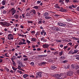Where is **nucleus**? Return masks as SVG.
Segmentation results:
<instances>
[{
  "mask_svg": "<svg viewBox=\"0 0 79 79\" xmlns=\"http://www.w3.org/2000/svg\"><path fill=\"white\" fill-rule=\"evenodd\" d=\"M9 11L11 13L12 15H14V14L15 13V12H16V10L15 8H12Z\"/></svg>",
  "mask_w": 79,
  "mask_h": 79,
  "instance_id": "1",
  "label": "nucleus"
},
{
  "mask_svg": "<svg viewBox=\"0 0 79 79\" xmlns=\"http://www.w3.org/2000/svg\"><path fill=\"white\" fill-rule=\"evenodd\" d=\"M8 39L9 40H13V35L12 34H10L8 35Z\"/></svg>",
  "mask_w": 79,
  "mask_h": 79,
  "instance_id": "2",
  "label": "nucleus"
},
{
  "mask_svg": "<svg viewBox=\"0 0 79 79\" xmlns=\"http://www.w3.org/2000/svg\"><path fill=\"white\" fill-rule=\"evenodd\" d=\"M42 73L40 72H37L36 73V77H42Z\"/></svg>",
  "mask_w": 79,
  "mask_h": 79,
  "instance_id": "3",
  "label": "nucleus"
},
{
  "mask_svg": "<svg viewBox=\"0 0 79 79\" xmlns=\"http://www.w3.org/2000/svg\"><path fill=\"white\" fill-rule=\"evenodd\" d=\"M67 76H71L73 75V72H68L67 73Z\"/></svg>",
  "mask_w": 79,
  "mask_h": 79,
  "instance_id": "4",
  "label": "nucleus"
},
{
  "mask_svg": "<svg viewBox=\"0 0 79 79\" xmlns=\"http://www.w3.org/2000/svg\"><path fill=\"white\" fill-rule=\"evenodd\" d=\"M58 25L59 26H66V24L65 23H58Z\"/></svg>",
  "mask_w": 79,
  "mask_h": 79,
  "instance_id": "5",
  "label": "nucleus"
},
{
  "mask_svg": "<svg viewBox=\"0 0 79 79\" xmlns=\"http://www.w3.org/2000/svg\"><path fill=\"white\" fill-rule=\"evenodd\" d=\"M52 29L54 31H58L60 30L59 28L57 27H54L52 28Z\"/></svg>",
  "mask_w": 79,
  "mask_h": 79,
  "instance_id": "6",
  "label": "nucleus"
},
{
  "mask_svg": "<svg viewBox=\"0 0 79 79\" xmlns=\"http://www.w3.org/2000/svg\"><path fill=\"white\" fill-rule=\"evenodd\" d=\"M49 46V45L47 44H44L43 45V47L44 48H47Z\"/></svg>",
  "mask_w": 79,
  "mask_h": 79,
  "instance_id": "7",
  "label": "nucleus"
},
{
  "mask_svg": "<svg viewBox=\"0 0 79 79\" xmlns=\"http://www.w3.org/2000/svg\"><path fill=\"white\" fill-rule=\"evenodd\" d=\"M40 33L41 35H46V32H45V30H43Z\"/></svg>",
  "mask_w": 79,
  "mask_h": 79,
  "instance_id": "8",
  "label": "nucleus"
},
{
  "mask_svg": "<svg viewBox=\"0 0 79 79\" xmlns=\"http://www.w3.org/2000/svg\"><path fill=\"white\" fill-rule=\"evenodd\" d=\"M6 3V0H3L2 1V5L3 6H4V5H5V4Z\"/></svg>",
  "mask_w": 79,
  "mask_h": 79,
  "instance_id": "9",
  "label": "nucleus"
},
{
  "mask_svg": "<svg viewBox=\"0 0 79 79\" xmlns=\"http://www.w3.org/2000/svg\"><path fill=\"white\" fill-rule=\"evenodd\" d=\"M49 15V14L47 12H45L43 14V16L44 17H46V16H48Z\"/></svg>",
  "mask_w": 79,
  "mask_h": 79,
  "instance_id": "10",
  "label": "nucleus"
},
{
  "mask_svg": "<svg viewBox=\"0 0 79 79\" xmlns=\"http://www.w3.org/2000/svg\"><path fill=\"white\" fill-rule=\"evenodd\" d=\"M75 58H74V60H75L76 59V60H79V55H75L74 56Z\"/></svg>",
  "mask_w": 79,
  "mask_h": 79,
  "instance_id": "11",
  "label": "nucleus"
},
{
  "mask_svg": "<svg viewBox=\"0 0 79 79\" xmlns=\"http://www.w3.org/2000/svg\"><path fill=\"white\" fill-rule=\"evenodd\" d=\"M51 68L52 69V70H54V69H56V67L54 66V65H52L51 67Z\"/></svg>",
  "mask_w": 79,
  "mask_h": 79,
  "instance_id": "12",
  "label": "nucleus"
},
{
  "mask_svg": "<svg viewBox=\"0 0 79 79\" xmlns=\"http://www.w3.org/2000/svg\"><path fill=\"white\" fill-rule=\"evenodd\" d=\"M5 25L6 26H10V23L6 22L5 23Z\"/></svg>",
  "mask_w": 79,
  "mask_h": 79,
  "instance_id": "13",
  "label": "nucleus"
},
{
  "mask_svg": "<svg viewBox=\"0 0 79 79\" xmlns=\"http://www.w3.org/2000/svg\"><path fill=\"white\" fill-rule=\"evenodd\" d=\"M31 12L33 13V14H36V11L34 10H31Z\"/></svg>",
  "mask_w": 79,
  "mask_h": 79,
  "instance_id": "14",
  "label": "nucleus"
},
{
  "mask_svg": "<svg viewBox=\"0 0 79 79\" xmlns=\"http://www.w3.org/2000/svg\"><path fill=\"white\" fill-rule=\"evenodd\" d=\"M79 68V66L77 65V64H76L75 66V69H78Z\"/></svg>",
  "mask_w": 79,
  "mask_h": 79,
  "instance_id": "15",
  "label": "nucleus"
},
{
  "mask_svg": "<svg viewBox=\"0 0 79 79\" xmlns=\"http://www.w3.org/2000/svg\"><path fill=\"white\" fill-rule=\"evenodd\" d=\"M16 58H17L16 56H13V57H11L12 60L13 61V59H14L15 60H16Z\"/></svg>",
  "mask_w": 79,
  "mask_h": 79,
  "instance_id": "16",
  "label": "nucleus"
},
{
  "mask_svg": "<svg viewBox=\"0 0 79 79\" xmlns=\"http://www.w3.org/2000/svg\"><path fill=\"white\" fill-rule=\"evenodd\" d=\"M68 54L69 55H71V54L73 55V54H74V52L72 51H71L69 52L68 53Z\"/></svg>",
  "mask_w": 79,
  "mask_h": 79,
  "instance_id": "17",
  "label": "nucleus"
},
{
  "mask_svg": "<svg viewBox=\"0 0 79 79\" xmlns=\"http://www.w3.org/2000/svg\"><path fill=\"white\" fill-rule=\"evenodd\" d=\"M62 75V74H60L59 76L57 77V79H62L61 78V76Z\"/></svg>",
  "mask_w": 79,
  "mask_h": 79,
  "instance_id": "18",
  "label": "nucleus"
},
{
  "mask_svg": "<svg viewBox=\"0 0 79 79\" xmlns=\"http://www.w3.org/2000/svg\"><path fill=\"white\" fill-rule=\"evenodd\" d=\"M36 39L34 38H32L31 39V41L33 42H35L36 40Z\"/></svg>",
  "mask_w": 79,
  "mask_h": 79,
  "instance_id": "19",
  "label": "nucleus"
},
{
  "mask_svg": "<svg viewBox=\"0 0 79 79\" xmlns=\"http://www.w3.org/2000/svg\"><path fill=\"white\" fill-rule=\"evenodd\" d=\"M45 19H50L51 18V17L49 16H46L44 17Z\"/></svg>",
  "mask_w": 79,
  "mask_h": 79,
  "instance_id": "20",
  "label": "nucleus"
},
{
  "mask_svg": "<svg viewBox=\"0 0 79 79\" xmlns=\"http://www.w3.org/2000/svg\"><path fill=\"white\" fill-rule=\"evenodd\" d=\"M5 55L6 57H10V56H9V54H8V53H6L5 54Z\"/></svg>",
  "mask_w": 79,
  "mask_h": 79,
  "instance_id": "21",
  "label": "nucleus"
},
{
  "mask_svg": "<svg viewBox=\"0 0 79 79\" xmlns=\"http://www.w3.org/2000/svg\"><path fill=\"white\" fill-rule=\"evenodd\" d=\"M55 7L57 8H58L59 9H60V7L59 6H58V4H56Z\"/></svg>",
  "mask_w": 79,
  "mask_h": 79,
  "instance_id": "22",
  "label": "nucleus"
},
{
  "mask_svg": "<svg viewBox=\"0 0 79 79\" xmlns=\"http://www.w3.org/2000/svg\"><path fill=\"white\" fill-rule=\"evenodd\" d=\"M39 6H35L33 7V8H35V9H36V10H37L38 9H39Z\"/></svg>",
  "mask_w": 79,
  "mask_h": 79,
  "instance_id": "23",
  "label": "nucleus"
},
{
  "mask_svg": "<svg viewBox=\"0 0 79 79\" xmlns=\"http://www.w3.org/2000/svg\"><path fill=\"white\" fill-rule=\"evenodd\" d=\"M28 76H29V75H27V74H25L24 75H23V77H24V78H26L27 77H28Z\"/></svg>",
  "mask_w": 79,
  "mask_h": 79,
  "instance_id": "24",
  "label": "nucleus"
},
{
  "mask_svg": "<svg viewBox=\"0 0 79 79\" xmlns=\"http://www.w3.org/2000/svg\"><path fill=\"white\" fill-rule=\"evenodd\" d=\"M47 56V55H40V56H40V57H46V56Z\"/></svg>",
  "mask_w": 79,
  "mask_h": 79,
  "instance_id": "25",
  "label": "nucleus"
},
{
  "mask_svg": "<svg viewBox=\"0 0 79 79\" xmlns=\"http://www.w3.org/2000/svg\"><path fill=\"white\" fill-rule=\"evenodd\" d=\"M12 64L13 65V66H16V63H15V61L13 60H12Z\"/></svg>",
  "mask_w": 79,
  "mask_h": 79,
  "instance_id": "26",
  "label": "nucleus"
},
{
  "mask_svg": "<svg viewBox=\"0 0 79 79\" xmlns=\"http://www.w3.org/2000/svg\"><path fill=\"white\" fill-rule=\"evenodd\" d=\"M72 7L73 8H76L77 7V5H74V4H72Z\"/></svg>",
  "mask_w": 79,
  "mask_h": 79,
  "instance_id": "27",
  "label": "nucleus"
},
{
  "mask_svg": "<svg viewBox=\"0 0 79 79\" xmlns=\"http://www.w3.org/2000/svg\"><path fill=\"white\" fill-rule=\"evenodd\" d=\"M15 19H18L19 16H18V15H15Z\"/></svg>",
  "mask_w": 79,
  "mask_h": 79,
  "instance_id": "28",
  "label": "nucleus"
},
{
  "mask_svg": "<svg viewBox=\"0 0 79 79\" xmlns=\"http://www.w3.org/2000/svg\"><path fill=\"white\" fill-rule=\"evenodd\" d=\"M64 1V0H60L59 1V2L60 3H62L63 4L64 3V2H63Z\"/></svg>",
  "mask_w": 79,
  "mask_h": 79,
  "instance_id": "29",
  "label": "nucleus"
},
{
  "mask_svg": "<svg viewBox=\"0 0 79 79\" xmlns=\"http://www.w3.org/2000/svg\"><path fill=\"white\" fill-rule=\"evenodd\" d=\"M78 52V50H77L76 49L74 50V52H73V54L77 53Z\"/></svg>",
  "mask_w": 79,
  "mask_h": 79,
  "instance_id": "30",
  "label": "nucleus"
},
{
  "mask_svg": "<svg viewBox=\"0 0 79 79\" xmlns=\"http://www.w3.org/2000/svg\"><path fill=\"white\" fill-rule=\"evenodd\" d=\"M65 2L66 3H68L69 2H70L69 0H65Z\"/></svg>",
  "mask_w": 79,
  "mask_h": 79,
  "instance_id": "31",
  "label": "nucleus"
},
{
  "mask_svg": "<svg viewBox=\"0 0 79 79\" xmlns=\"http://www.w3.org/2000/svg\"><path fill=\"white\" fill-rule=\"evenodd\" d=\"M12 69H13V70H14V71H16V70H17V69H18V68H15V67H13V66H12Z\"/></svg>",
  "mask_w": 79,
  "mask_h": 79,
  "instance_id": "32",
  "label": "nucleus"
},
{
  "mask_svg": "<svg viewBox=\"0 0 79 79\" xmlns=\"http://www.w3.org/2000/svg\"><path fill=\"white\" fill-rule=\"evenodd\" d=\"M0 23L1 25L2 26H5V23L2 22H0Z\"/></svg>",
  "mask_w": 79,
  "mask_h": 79,
  "instance_id": "33",
  "label": "nucleus"
},
{
  "mask_svg": "<svg viewBox=\"0 0 79 79\" xmlns=\"http://www.w3.org/2000/svg\"><path fill=\"white\" fill-rule=\"evenodd\" d=\"M59 74H55L53 75V77H57L58 76H59Z\"/></svg>",
  "mask_w": 79,
  "mask_h": 79,
  "instance_id": "34",
  "label": "nucleus"
},
{
  "mask_svg": "<svg viewBox=\"0 0 79 79\" xmlns=\"http://www.w3.org/2000/svg\"><path fill=\"white\" fill-rule=\"evenodd\" d=\"M26 16H31V14H30V13H27L26 15Z\"/></svg>",
  "mask_w": 79,
  "mask_h": 79,
  "instance_id": "35",
  "label": "nucleus"
},
{
  "mask_svg": "<svg viewBox=\"0 0 79 79\" xmlns=\"http://www.w3.org/2000/svg\"><path fill=\"white\" fill-rule=\"evenodd\" d=\"M31 33L33 35H34L35 33V31H31Z\"/></svg>",
  "mask_w": 79,
  "mask_h": 79,
  "instance_id": "36",
  "label": "nucleus"
},
{
  "mask_svg": "<svg viewBox=\"0 0 79 79\" xmlns=\"http://www.w3.org/2000/svg\"><path fill=\"white\" fill-rule=\"evenodd\" d=\"M63 51H61V52H60L59 53L60 56H61V55H63Z\"/></svg>",
  "mask_w": 79,
  "mask_h": 79,
  "instance_id": "37",
  "label": "nucleus"
},
{
  "mask_svg": "<svg viewBox=\"0 0 79 79\" xmlns=\"http://www.w3.org/2000/svg\"><path fill=\"white\" fill-rule=\"evenodd\" d=\"M63 7H61L60 10V11H61V12H63Z\"/></svg>",
  "mask_w": 79,
  "mask_h": 79,
  "instance_id": "38",
  "label": "nucleus"
},
{
  "mask_svg": "<svg viewBox=\"0 0 79 79\" xmlns=\"http://www.w3.org/2000/svg\"><path fill=\"white\" fill-rule=\"evenodd\" d=\"M65 42H71V40L68 39L65 40Z\"/></svg>",
  "mask_w": 79,
  "mask_h": 79,
  "instance_id": "39",
  "label": "nucleus"
},
{
  "mask_svg": "<svg viewBox=\"0 0 79 79\" xmlns=\"http://www.w3.org/2000/svg\"><path fill=\"white\" fill-rule=\"evenodd\" d=\"M71 68H73V69H74L75 68V66H74V65L72 64L71 65Z\"/></svg>",
  "mask_w": 79,
  "mask_h": 79,
  "instance_id": "40",
  "label": "nucleus"
},
{
  "mask_svg": "<svg viewBox=\"0 0 79 79\" xmlns=\"http://www.w3.org/2000/svg\"><path fill=\"white\" fill-rule=\"evenodd\" d=\"M27 60H28V58H24L23 59V61H27Z\"/></svg>",
  "mask_w": 79,
  "mask_h": 79,
  "instance_id": "41",
  "label": "nucleus"
},
{
  "mask_svg": "<svg viewBox=\"0 0 79 79\" xmlns=\"http://www.w3.org/2000/svg\"><path fill=\"white\" fill-rule=\"evenodd\" d=\"M36 3L37 4H40V3H41V1H38L37 2H36Z\"/></svg>",
  "mask_w": 79,
  "mask_h": 79,
  "instance_id": "42",
  "label": "nucleus"
},
{
  "mask_svg": "<svg viewBox=\"0 0 79 79\" xmlns=\"http://www.w3.org/2000/svg\"><path fill=\"white\" fill-rule=\"evenodd\" d=\"M67 21H69V22L70 21H71V20L69 18V19H66Z\"/></svg>",
  "mask_w": 79,
  "mask_h": 79,
  "instance_id": "43",
  "label": "nucleus"
},
{
  "mask_svg": "<svg viewBox=\"0 0 79 79\" xmlns=\"http://www.w3.org/2000/svg\"><path fill=\"white\" fill-rule=\"evenodd\" d=\"M27 23H30V24H32V23H33V22H32V21H28L27 22Z\"/></svg>",
  "mask_w": 79,
  "mask_h": 79,
  "instance_id": "44",
  "label": "nucleus"
},
{
  "mask_svg": "<svg viewBox=\"0 0 79 79\" xmlns=\"http://www.w3.org/2000/svg\"><path fill=\"white\" fill-rule=\"evenodd\" d=\"M3 8H5V6H2L0 8V9L1 10H3Z\"/></svg>",
  "mask_w": 79,
  "mask_h": 79,
  "instance_id": "45",
  "label": "nucleus"
},
{
  "mask_svg": "<svg viewBox=\"0 0 79 79\" xmlns=\"http://www.w3.org/2000/svg\"><path fill=\"white\" fill-rule=\"evenodd\" d=\"M21 67L20 66H18V67L17 69H19V70H21Z\"/></svg>",
  "mask_w": 79,
  "mask_h": 79,
  "instance_id": "46",
  "label": "nucleus"
},
{
  "mask_svg": "<svg viewBox=\"0 0 79 79\" xmlns=\"http://www.w3.org/2000/svg\"><path fill=\"white\" fill-rule=\"evenodd\" d=\"M41 64H46V62H41Z\"/></svg>",
  "mask_w": 79,
  "mask_h": 79,
  "instance_id": "47",
  "label": "nucleus"
},
{
  "mask_svg": "<svg viewBox=\"0 0 79 79\" xmlns=\"http://www.w3.org/2000/svg\"><path fill=\"white\" fill-rule=\"evenodd\" d=\"M17 63L19 64L20 65V64L21 63L20 62V61L19 60H17Z\"/></svg>",
  "mask_w": 79,
  "mask_h": 79,
  "instance_id": "48",
  "label": "nucleus"
},
{
  "mask_svg": "<svg viewBox=\"0 0 79 79\" xmlns=\"http://www.w3.org/2000/svg\"><path fill=\"white\" fill-rule=\"evenodd\" d=\"M37 14L38 15V16H40L41 15V14L39 12H38Z\"/></svg>",
  "mask_w": 79,
  "mask_h": 79,
  "instance_id": "49",
  "label": "nucleus"
},
{
  "mask_svg": "<svg viewBox=\"0 0 79 79\" xmlns=\"http://www.w3.org/2000/svg\"><path fill=\"white\" fill-rule=\"evenodd\" d=\"M17 72L18 73H20V74H21V73H22V72L21 71H20L19 70H18L17 71Z\"/></svg>",
  "mask_w": 79,
  "mask_h": 79,
  "instance_id": "50",
  "label": "nucleus"
},
{
  "mask_svg": "<svg viewBox=\"0 0 79 79\" xmlns=\"http://www.w3.org/2000/svg\"><path fill=\"white\" fill-rule=\"evenodd\" d=\"M22 56V55H20L19 56H17V58H19V59H20L21 58V57Z\"/></svg>",
  "mask_w": 79,
  "mask_h": 79,
  "instance_id": "51",
  "label": "nucleus"
},
{
  "mask_svg": "<svg viewBox=\"0 0 79 79\" xmlns=\"http://www.w3.org/2000/svg\"><path fill=\"white\" fill-rule=\"evenodd\" d=\"M6 10H4L3 12V14H6Z\"/></svg>",
  "mask_w": 79,
  "mask_h": 79,
  "instance_id": "52",
  "label": "nucleus"
},
{
  "mask_svg": "<svg viewBox=\"0 0 79 79\" xmlns=\"http://www.w3.org/2000/svg\"><path fill=\"white\" fill-rule=\"evenodd\" d=\"M56 41L57 42H60V43H61V41L60 40H56Z\"/></svg>",
  "mask_w": 79,
  "mask_h": 79,
  "instance_id": "53",
  "label": "nucleus"
},
{
  "mask_svg": "<svg viewBox=\"0 0 79 79\" xmlns=\"http://www.w3.org/2000/svg\"><path fill=\"white\" fill-rule=\"evenodd\" d=\"M15 26L17 27H19V24H16Z\"/></svg>",
  "mask_w": 79,
  "mask_h": 79,
  "instance_id": "54",
  "label": "nucleus"
},
{
  "mask_svg": "<svg viewBox=\"0 0 79 79\" xmlns=\"http://www.w3.org/2000/svg\"><path fill=\"white\" fill-rule=\"evenodd\" d=\"M73 2H74V3H77L78 2V1L77 0H74Z\"/></svg>",
  "mask_w": 79,
  "mask_h": 79,
  "instance_id": "55",
  "label": "nucleus"
},
{
  "mask_svg": "<svg viewBox=\"0 0 79 79\" xmlns=\"http://www.w3.org/2000/svg\"><path fill=\"white\" fill-rule=\"evenodd\" d=\"M30 64H31L32 66H34V62H31L30 63Z\"/></svg>",
  "mask_w": 79,
  "mask_h": 79,
  "instance_id": "56",
  "label": "nucleus"
},
{
  "mask_svg": "<svg viewBox=\"0 0 79 79\" xmlns=\"http://www.w3.org/2000/svg\"><path fill=\"white\" fill-rule=\"evenodd\" d=\"M26 41H27V43H28V44H30V43H31V42L29 41V40H27Z\"/></svg>",
  "mask_w": 79,
  "mask_h": 79,
  "instance_id": "57",
  "label": "nucleus"
},
{
  "mask_svg": "<svg viewBox=\"0 0 79 79\" xmlns=\"http://www.w3.org/2000/svg\"><path fill=\"white\" fill-rule=\"evenodd\" d=\"M76 10L78 11H79V6H78L77 7Z\"/></svg>",
  "mask_w": 79,
  "mask_h": 79,
  "instance_id": "58",
  "label": "nucleus"
},
{
  "mask_svg": "<svg viewBox=\"0 0 79 79\" xmlns=\"http://www.w3.org/2000/svg\"><path fill=\"white\" fill-rule=\"evenodd\" d=\"M19 66H21V67H24V65H23L22 63H20V64H19Z\"/></svg>",
  "mask_w": 79,
  "mask_h": 79,
  "instance_id": "59",
  "label": "nucleus"
},
{
  "mask_svg": "<svg viewBox=\"0 0 79 79\" xmlns=\"http://www.w3.org/2000/svg\"><path fill=\"white\" fill-rule=\"evenodd\" d=\"M23 58H27V56H26V55H23Z\"/></svg>",
  "mask_w": 79,
  "mask_h": 79,
  "instance_id": "60",
  "label": "nucleus"
},
{
  "mask_svg": "<svg viewBox=\"0 0 79 79\" xmlns=\"http://www.w3.org/2000/svg\"><path fill=\"white\" fill-rule=\"evenodd\" d=\"M30 77H32V78H34V75H29Z\"/></svg>",
  "mask_w": 79,
  "mask_h": 79,
  "instance_id": "61",
  "label": "nucleus"
},
{
  "mask_svg": "<svg viewBox=\"0 0 79 79\" xmlns=\"http://www.w3.org/2000/svg\"><path fill=\"white\" fill-rule=\"evenodd\" d=\"M21 1L22 2H24V3L26 2V0H21Z\"/></svg>",
  "mask_w": 79,
  "mask_h": 79,
  "instance_id": "62",
  "label": "nucleus"
},
{
  "mask_svg": "<svg viewBox=\"0 0 79 79\" xmlns=\"http://www.w3.org/2000/svg\"><path fill=\"white\" fill-rule=\"evenodd\" d=\"M42 23V20H40L38 22V24H41Z\"/></svg>",
  "mask_w": 79,
  "mask_h": 79,
  "instance_id": "63",
  "label": "nucleus"
},
{
  "mask_svg": "<svg viewBox=\"0 0 79 79\" xmlns=\"http://www.w3.org/2000/svg\"><path fill=\"white\" fill-rule=\"evenodd\" d=\"M68 46H64V49H66V48H68Z\"/></svg>",
  "mask_w": 79,
  "mask_h": 79,
  "instance_id": "64",
  "label": "nucleus"
}]
</instances>
